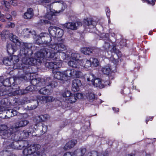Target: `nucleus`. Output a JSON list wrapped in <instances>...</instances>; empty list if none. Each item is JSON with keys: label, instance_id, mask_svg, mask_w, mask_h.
Segmentation results:
<instances>
[{"label": "nucleus", "instance_id": "1", "mask_svg": "<svg viewBox=\"0 0 156 156\" xmlns=\"http://www.w3.org/2000/svg\"><path fill=\"white\" fill-rule=\"evenodd\" d=\"M6 90L2 91L1 94L2 96L8 95L9 96L15 95L16 94H24L28 93V91H32V89H30V87L28 86L24 90H20L19 87L17 84L13 85V83L9 87H7Z\"/></svg>", "mask_w": 156, "mask_h": 156}, {"label": "nucleus", "instance_id": "2", "mask_svg": "<svg viewBox=\"0 0 156 156\" xmlns=\"http://www.w3.org/2000/svg\"><path fill=\"white\" fill-rule=\"evenodd\" d=\"M50 49L47 48L41 49L34 54V58L37 65L40 64L43 60L46 58H53L55 55V53H51Z\"/></svg>", "mask_w": 156, "mask_h": 156}, {"label": "nucleus", "instance_id": "3", "mask_svg": "<svg viewBox=\"0 0 156 156\" xmlns=\"http://www.w3.org/2000/svg\"><path fill=\"white\" fill-rule=\"evenodd\" d=\"M15 132V128L13 127L9 128L5 125H0V136L2 139L7 140L6 142L14 140L13 136Z\"/></svg>", "mask_w": 156, "mask_h": 156}, {"label": "nucleus", "instance_id": "4", "mask_svg": "<svg viewBox=\"0 0 156 156\" xmlns=\"http://www.w3.org/2000/svg\"><path fill=\"white\" fill-rule=\"evenodd\" d=\"M20 78L25 80H30V82L33 86L36 87L43 86L47 84L49 78H48L46 80L44 79L40 78H34L33 76H31V74L29 73H26L25 75H22Z\"/></svg>", "mask_w": 156, "mask_h": 156}, {"label": "nucleus", "instance_id": "5", "mask_svg": "<svg viewBox=\"0 0 156 156\" xmlns=\"http://www.w3.org/2000/svg\"><path fill=\"white\" fill-rule=\"evenodd\" d=\"M41 146L39 144L31 145L25 148L23 151L24 156H42L39 151ZM43 156H46L45 154Z\"/></svg>", "mask_w": 156, "mask_h": 156}, {"label": "nucleus", "instance_id": "6", "mask_svg": "<svg viewBox=\"0 0 156 156\" xmlns=\"http://www.w3.org/2000/svg\"><path fill=\"white\" fill-rule=\"evenodd\" d=\"M8 100L7 99H2L0 101V114L3 113L5 115L6 118H8L16 115L19 113L15 110L9 109L5 110V107L4 105H7V102Z\"/></svg>", "mask_w": 156, "mask_h": 156}, {"label": "nucleus", "instance_id": "7", "mask_svg": "<svg viewBox=\"0 0 156 156\" xmlns=\"http://www.w3.org/2000/svg\"><path fill=\"white\" fill-rule=\"evenodd\" d=\"M58 41L61 42L57 44H54L49 45V47L52 49H50L51 53H55V55L56 56V54L58 52L65 51L66 49V46L63 43V40L59 39L58 40Z\"/></svg>", "mask_w": 156, "mask_h": 156}, {"label": "nucleus", "instance_id": "8", "mask_svg": "<svg viewBox=\"0 0 156 156\" xmlns=\"http://www.w3.org/2000/svg\"><path fill=\"white\" fill-rule=\"evenodd\" d=\"M23 49L21 50V55L24 56L23 57L22 59V61L23 64L28 65H37V64L35 59L34 58H29V55H28V51H23Z\"/></svg>", "mask_w": 156, "mask_h": 156}, {"label": "nucleus", "instance_id": "9", "mask_svg": "<svg viewBox=\"0 0 156 156\" xmlns=\"http://www.w3.org/2000/svg\"><path fill=\"white\" fill-rule=\"evenodd\" d=\"M37 37L38 41L36 40V43L39 45L45 44L48 45L51 41V36L46 33H41L39 36H37Z\"/></svg>", "mask_w": 156, "mask_h": 156}, {"label": "nucleus", "instance_id": "10", "mask_svg": "<svg viewBox=\"0 0 156 156\" xmlns=\"http://www.w3.org/2000/svg\"><path fill=\"white\" fill-rule=\"evenodd\" d=\"M94 75L93 74H90L88 77L87 78V80L88 81H91L94 86L102 88L104 87L105 86L102 83L100 78H97L94 80Z\"/></svg>", "mask_w": 156, "mask_h": 156}, {"label": "nucleus", "instance_id": "11", "mask_svg": "<svg viewBox=\"0 0 156 156\" xmlns=\"http://www.w3.org/2000/svg\"><path fill=\"white\" fill-rule=\"evenodd\" d=\"M64 72L66 78L67 80V77H71L73 78L75 77H79L81 73L80 72L74 69H68Z\"/></svg>", "mask_w": 156, "mask_h": 156}, {"label": "nucleus", "instance_id": "12", "mask_svg": "<svg viewBox=\"0 0 156 156\" xmlns=\"http://www.w3.org/2000/svg\"><path fill=\"white\" fill-rule=\"evenodd\" d=\"M10 59L12 62V64L14 65L13 68L14 69H21L23 67V64L21 65L17 62L19 61V57L16 55H13L12 56H10Z\"/></svg>", "mask_w": 156, "mask_h": 156}, {"label": "nucleus", "instance_id": "13", "mask_svg": "<svg viewBox=\"0 0 156 156\" xmlns=\"http://www.w3.org/2000/svg\"><path fill=\"white\" fill-rule=\"evenodd\" d=\"M29 123V121L27 120L21 119L15 123L14 127L13 128H15L16 130L18 128L26 126Z\"/></svg>", "mask_w": 156, "mask_h": 156}, {"label": "nucleus", "instance_id": "14", "mask_svg": "<svg viewBox=\"0 0 156 156\" xmlns=\"http://www.w3.org/2000/svg\"><path fill=\"white\" fill-rule=\"evenodd\" d=\"M82 25V23L80 22H68L64 24V26L68 29L74 30L77 29L78 27L81 26Z\"/></svg>", "mask_w": 156, "mask_h": 156}, {"label": "nucleus", "instance_id": "15", "mask_svg": "<svg viewBox=\"0 0 156 156\" xmlns=\"http://www.w3.org/2000/svg\"><path fill=\"white\" fill-rule=\"evenodd\" d=\"M81 85L80 80L78 79H74L72 82V90L74 92L79 90V87Z\"/></svg>", "mask_w": 156, "mask_h": 156}, {"label": "nucleus", "instance_id": "16", "mask_svg": "<svg viewBox=\"0 0 156 156\" xmlns=\"http://www.w3.org/2000/svg\"><path fill=\"white\" fill-rule=\"evenodd\" d=\"M7 51L9 54H13L14 52L16 51L17 50L16 44L14 43L7 44Z\"/></svg>", "mask_w": 156, "mask_h": 156}, {"label": "nucleus", "instance_id": "17", "mask_svg": "<svg viewBox=\"0 0 156 156\" xmlns=\"http://www.w3.org/2000/svg\"><path fill=\"white\" fill-rule=\"evenodd\" d=\"M54 77L55 78L58 80L63 81V83H64V82L67 80L65 75H64V72L61 73L59 71L56 72V73H54Z\"/></svg>", "mask_w": 156, "mask_h": 156}, {"label": "nucleus", "instance_id": "18", "mask_svg": "<svg viewBox=\"0 0 156 156\" xmlns=\"http://www.w3.org/2000/svg\"><path fill=\"white\" fill-rule=\"evenodd\" d=\"M37 99L40 101H42L44 103L51 102L54 101V98L51 96H39L37 97Z\"/></svg>", "mask_w": 156, "mask_h": 156}, {"label": "nucleus", "instance_id": "19", "mask_svg": "<svg viewBox=\"0 0 156 156\" xmlns=\"http://www.w3.org/2000/svg\"><path fill=\"white\" fill-rule=\"evenodd\" d=\"M86 152L85 148H80L76 150L73 154L74 156H83Z\"/></svg>", "mask_w": 156, "mask_h": 156}, {"label": "nucleus", "instance_id": "20", "mask_svg": "<svg viewBox=\"0 0 156 156\" xmlns=\"http://www.w3.org/2000/svg\"><path fill=\"white\" fill-rule=\"evenodd\" d=\"M21 48L20 50V54H21V50L23 49V51H28L29 50L30 51V49L32 47V44L31 43H24L21 42L20 45Z\"/></svg>", "mask_w": 156, "mask_h": 156}, {"label": "nucleus", "instance_id": "21", "mask_svg": "<svg viewBox=\"0 0 156 156\" xmlns=\"http://www.w3.org/2000/svg\"><path fill=\"white\" fill-rule=\"evenodd\" d=\"M85 25L87 26L90 29H92L96 25V22L95 21L92 20L90 19H85L84 20Z\"/></svg>", "mask_w": 156, "mask_h": 156}, {"label": "nucleus", "instance_id": "22", "mask_svg": "<svg viewBox=\"0 0 156 156\" xmlns=\"http://www.w3.org/2000/svg\"><path fill=\"white\" fill-rule=\"evenodd\" d=\"M77 141L76 140H73L67 142L64 146V148L65 150L70 149L73 147L77 144Z\"/></svg>", "mask_w": 156, "mask_h": 156}, {"label": "nucleus", "instance_id": "23", "mask_svg": "<svg viewBox=\"0 0 156 156\" xmlns=\"http://www.w3.org/2000/svg\"><path fill=\"white\" fill-rule=\"evenodd\" d=\"M34 15L33 10L31 8H29L27 11L24 13V18L25 19H31Z\"/></svg>", "mask_w": 156, "mask_h": 156}, {"label": "nucleus", "instance_id": "24", "mask_svg": "<svg viewBox=\"0 0 156 156\" xmlns=\"http://www.w3.org/2000/svg\"><path fill=\"white\" fill-rule=\"evenodd\" d=\"M8 37L13 42V43H16L19 45L20 44L21 42H20L18 37L15 35H13L12 33H10L8 36Z\"/></svg>", "mask_w": 156, "mask_h": 156}, {"label": "nucleus", "instance_id": "25", "mask_svg": "<svg viewBox=\"0 0 156 156\" xmlns=\"http://www.w3.org/2000/svg\"><path fill=\"white\" fill-rule=\"evenodd\" d=\"M58 27L55 26H50L48 28V31L52 37L53 38H55L56 32Z\"/></svg>", "mask_w": 156, "mask_h": 156}, {"label": "nucleus", "instance_id": "26", "mask_svg": "<svg viewBox=\"0 0 156 156\" xmlns=\"http://www.w3.org/2000/svg\"><path fill=\"white\" fill-rule=\"evenodd\" d=\"M81 62L80 65L86 68H87L90 67L91 65V61L86 59H83L80 61Z\"/></svg>", "mask_w": 156, "mask_h": 156}, {"label": "nucleus", "instance_id": "27", "mask_svg": "<svg viewBox=\"0 0 156 156\" xmlns=\"http://www.w3.org/2000/svg\"><path fill=\"white\" fill-rule=\"evenodd\" d=\"M53 59H57L56 61L58 62H54V69H56L60 68L62 66L61 60H59V58H57L56 56H54V58H52Z\"/></svg>", "mask_w": 156, "mask_h": 156}, {"label": "nucleus", "instance_id": "28", "mask_svg": "<svg viewBox=\"0 0 156 156\" xmlns=\"http://www.w3.org/2000/svg\"><path fill=\"white\" fill-rule=\"evenodd\" d=\"M69 66L73 68H76L79 66V62L78 61L73 60L70 61L68 62Z\"/></svg>", "mask_w": 156, "mask_h": 156}, {"label": "nucleus", "instance_id": "29", "mask_svg": "<svg viewBox=\"0 0 156 156\" xmlns=\"http://www.w3.org/2000/svg\"><path fill=\"white\" fill-rule=\"evenodd\" d=\"M81 52L84 54L89 55L92 53V49L89 48H83L81 49Z\"/></svg>", "mask_w": 156, "mask_h": 156}, {"label": "nucleus", "instance_id": "30", "mask_svg": "<svg viewBox=\"0 0 156 156\" xmlns=\"http://www.w3.org/2000/svg\"><path fill=\"white\" fill-rule=\"evenodd\" d=\"M49 117V115L47 114H44L38 116L36 117L37 120H38L37 122H40L41 121H44L46 120Z\"/></svg>", "mask_w": 156, "mask_h": 156}, {"label": "nucleus", "instance_id": "31", "mask_svg": "<svg viewBox=\"0 0 156 156\" xmlns=\"http://www.w3.org/2000/svg\"><path fill=\"white\" fill-rule=\"evenodd\" d=\"M101 71L104 74L107 75H109L111 72V69L108 66H105L102 67Z\"/></svg>", "mask_w": 156, "mask_h": 156}, {"label": "nucleus", "instance_id": "32", "mask_svg": "<svg viewBox=\"0 0 156 156\" xmlns=\"http://www.w3.org/2000/svg\"><path fill=\"white\" fill-rule=\"evenodd\" d=\"M57 29L55 38H59V39H60V38L63 35V30L58 27Z\"/></svg>", "mask_w": 156, "mask_h": 156}, {"label": "nucleus", "instance_id": "33", "mask_svg": "<svg viewBox=\"0 0 156 156\" xmlns=\"http://www.w3.org/2000/svg\"><path fill=\"white\" fill-rule=\"evenodd\" d=\"M70 91L68 90H65L61 93V95L64 98L69 97L72 95Z\"/></svg>", "mask_w": 156, "mask_h": 156}, {"label": "nucleus", "instance_id": "34", "mask_svg": "<svg viewBox=\"0 0 156 156\" xmlns=\"http://www.w3.org/2000/svg\"><path fill=\"white\" fill-rule=\"evenodd\" d=\"M39 92L42 94H48L49 93V90L46 87H44L39 90Z\"/></svg>", "mask_w": 156, "mask_h": 156}, {"label": "nucleus", "instance_id": "35", "mask_svg": "<svg viewBox=\"0 0 156 156\" xmlns=\"http://www.w3.org/2000/svg\"><path fill=\"white\" fill-rule=\"evenodd\" d=\"M85 95L87 99L90 100H93L95 98L94 94L91 92H88V93H87Z\"/></svg>", "mask_w": 156, "mask_h": 156}, {"label": "nucleus", "instance_id": "36", "mask_svg": "<svg viewBox=\"0 0 156 156\" xmlns=\"http://www.w3.org/2000/svg\"><path fill=\"white\" fill-rule=\"evenodd\" d=\"M80 57V55L78 53H72L71 54V58L73 60L78 61Z\"/></svg>", "mask_w": 156, "mask_h": 156}, {"label": "nucleus", "instance_id": "37", "mask_svg": "<svg viewBox=\"0 0 156 156\" xmlns=\"http://www.w3.org/2000/svg\"><path fill=\"white\" fill-rule=\"evenodd\" d=\"M2 62L6 66L11 65L12 64V62H11V60L10 59V57L9 58L7 57L4 58Z\"/></svg>", "mask_w": 156, "mask_h": 156}, {"label": "nucleus", "instance_id": "38", "mask_svg": "<svg viewBox=\"0 0 156 156\" xmlns=\"http://www.w3.org/2000/svg\"><path fill=\"white\" fill-rule=\"evenodd\" d=\"M68 103H75L76 100V97L74 95L72 94L69 97V98L68 99Z\"/></svg>", "mask_w": 156, "mask_h": 156}, {"label": "nucleus", "instance_id": "39", "mask_svg": "<svg viewBox=\"0 0 156 156\" xmlns=\"http://www.w3.org/2000/svg\"><path fill=\"white\" fill-rule=\"evenodd\" d=\"M47 83L46 85H47V87H48L50 86L51 88H55V87H57L58 85L57 82L55 81H51V83Z\"/></svg>", "mask_w": 156, "mask_h": 156}, {"label": "nucleus", "instance_id": "40", "mask_svg": "<svg viewBox=\"0 0 156 156\" xmlns=\"http://www.w3.org/2000/svg\"><path fill=\"white\" fill-rule=\"evenodd\" d=\"M31 31L28 29H24L22 31V33L25 37H28L31 34Z\"/></svg>", "mask_w": 156, "mask_h": 156}, {"label": "nucleus", "instance_id": "41", "mask_svg": "<svg viewBox=\"0 0 156 156\" xmlns=\"http://www.w3.org/2000/svg\"><path fill=\"white\" fill-rule=\"evenodd\" d=\"M88 156H104V154H102L98 153L97 152L92 151L91 152L88 153Z\"/></svg>", "mask_w": 156, "mask_h": 156}, {"label": "nucleus", "instance_id": "42", "mask_svg": "<svg viewBox=\"0 0 156 156\" xmlns=\"http://www.w3.org/2000/svg\"><path fill=\"white\" fill-rule=\"evenodd\" d=\"M29 133H31L28 132L27 130H24L21 133V135L22 136L23 138H26L29 136Z\"/></svg>", "mask_w": 156, "mask_h": 156}, {"label": "nucleus", "instance_id": "43", "mask_svg": "<svg viewBox=\"0 0 156 156\" xmlns=\"http://www.w3.org/2000/svg\"><path fill=\"white\" fill-rule=\"evenodd\" d=\"M45 66L49 69H53L54 62H47L45 63Z\"/></svg>", "mask_w": 156, "mask_h": 156}, {"label": "nucleus", "instance_id": "44", "mask_svg": "<svg viewBox=\"0 0 156 156\" xmlns=\"http://www.w3.org/2000/svg\"><path fill=\"white\" fill-rule=\"evenodd\" d=\"M92 53L95 55H98L100 52V50L98 48H94L92 49Z\"/></svg>", "mask_w": 156, "mask_h": 156}, {"label": "nucleus", "instance_id": "45", "mask_svg": "<svg viewBox=\"0 0 156 156\" xmlns=\"http://www.w3.org/2000/svg\"><path fill=\"white\" fill-rule=\"evenodd\" d=\"M91 64H92L94 66L96 67L99 65V62L97 59L94 58L93 59Z\"/></svg>", "mask_w": 156, "mask_h": 156}, {"label": "nucleus", "instance_id": "46", "mask_svg": "<svg viewBox=\"0 0 156 156\" xmlns=\"http://www.w3.org/2000/svg\"><path fill=\"white\" fill-rule=\"evenodd\" d=\"M41 127L42 128V129L41 130V134H42L44 133H45L46 131L48 129L47 126L44 125L43 124L42 125Z\"/></svg>", "mask_w": 156, "mask_h": 156}, {"label": "nucleus", "instance_id": "47", "mask_svg": "<svg viewBox=\"0 0 156 156\" xmlns=\"http://www.w3.org/2000/svg\"><path fill=\"white\" fill-rule=\"evenodd\" d=\"M60 55L61 56L63 60L65 59L67 57H68V55H66L65 53L60 52H59Z\"/></svg>", "mask_w": 156, "mask_h": 156}, {"label": "nucleus", "instance_id": "48", "mask_svg": "<svg viewBox=\"0 0 156 156\" xmlns=\"http://www.w3.org/2000/svg\"><path fill=\"white\" fill-rule=\"evenodd\" d=\"M110 46V44L109 42H105L103 45V47L106 50H108L109 49Z\"/></svg>", "mask_w": 156, "mask_h": 156}, {"label": "nucleus", "instance_id": "49", "mask_svg": "<svg viewBox=\"0 0 156 156\" xmlns=\"http://www.w3.org/2000/svg\"><path fill=\"white\" fill-rule=\"evenodd\" d=\"M9 3L10 4L13 6L16 5H17V1L16 0H9Z\"/></svg>", "mask_w": 156, "mask_h": 156}, {"label": "nucleus", "instance_id": "50", "mask_svg": "<svg viewBox=\"0 0 156 156\" xmlns=\"http://www.w3.org/2000/svg\"><path fill=\"white\" fill-rule=\"evenodd\" d=\"M76 99H81L83 98V95L80 93H77L76 94H74Z\"/></svg>", "mask_w": 156, "mask_h": 156}, {"label": "nucleus", "instance_id": "51", "mask_svg": "<svg viewBox=\"0 0 156 156\" xmlns=\"http://www.w3.org/2000/svg\"><path fill=\"white\" fill-rule=\"evenodd\" d=\"M7 24L8 26L9 27L13 28H14L15 26V24L11 22H8Z\"/></svg>", "mask_w": 156, "mask_h": 156}, {"label": "nucleus", "instance_id": "52", "mask_svg": "<svg viewBox=\"0 0 156 156\" xmlns=\"http://www.w3.org/2000/svg\"><path fill=\"white\" fill-rule=\"evenodd\" d=\"M5 18L6 19L8 20L9 21H11L12 20V16L9 14H7L5 15H4Z\"/></svg>", "mask_w": 156, "mask_h": 156}, {"label": "nucleus", "instance_id": "53", "mask_svg": "<svg viewBox=\"0 0 156 156\" xmlns=\"http://www.w3.org/2000/svg\"><path fill=\"white\" fill-rule=\"evenodd\" d=\"M2 5H4L6 8H7V4L9 3V1H3L2 2Z\"/></svg>", "mask_w": 156, "mask_h": 156}, {"label": "nucleus", "instance_id": "54", "mask_svg": "<svg viewBox=\"0 0 156 156\" xmlns=\"http://www.w3.org/2000/svg\"><path fill=\"white\" fill-rule=\"evenodd\" d=\"M73 152H68L65 153L63 156H73Z\"/></svg>", "mask_w": 156, "mask_h": 156}, {"label": "nucleus", "instance_id": "55", "mask_svg": "<svg viewBox=\"0 0 156 156\" xmlns=\"http://www.w3.org/2000/svg\"><path fill=\"white\" fill-rule=\"evenodd\" d=\"M9 31L7 30H4L2 32L1 35H2L3 36H5V35H7Z\"/></svg>", "mask_w": 156, "mask_h": 156}, {"label": "nucleus", "instance_id": "56", "mask_svg": "<svg viewBox=\"0 0 156 156\" xmlns=\"http://www.w3.org/2000/svg\"><path fill=\"white\" fill-rule=\"evenodd\" d=\"M146 1L148 3L153 5L155 0H146Z\"/></svg>", "mask_w": 156, "mask_h": 156}, {"label": "nucleus", "instance_id": "57", "mask_svg": "<svg viewBox=\"0 0 156 156\" xmlns=\"http://www.w3.org/2000/svg\"><path fill=\"white\" fill-rule=\"evenodd\" d=\"M60 5L62 6V9L63 10L65 9L67 7V5L65 4L62 3L60 4Z\"/></svg>", "mask_w": 156, "mask_h": 156}, {"label": "nucleus", "instance_id": "58", "mask_svg": "<svg viewBox=\"0 0 156 156\" xmlns=\"http://www.w3.org/2000/svg\"><path fill=\"white\" fill-rule=\"evenodd\" d=\"M46 17L48 20H51L52 19V15L50 14H47L46 15Z\"/></svg>", "mask_w": 156, "mask_h": 156}, {"label": "nucleus", "instance_id": "59", "mask_svg": "<svg viewBox=\"0 0 156 156\" xmlns=\"http://www.w3.org/2000/svg\"><path fill=\"white\" fill-rule=\"evenodd\" d=\"M111 51L112 52H114L115 53H117V52L118 51V52L119 51L118 50H116V48L115 47H113V48H112L111 50Z\"/></svg>", "mask_w": 156, "mask_h": 156}, {"label": "nucleus", "instance_id": "60", "mask_svg": "<svg viewBox=\"0 0 156 156\" xmlns=\"http://www.w3.org/2000/svg\"><path fill=\"white\" fill-rule=\"evenodd\" d=\"M41 21L42 23V24L43 23H44L45 24L49 23V21L46 20H41Z\"/></svg>", "mask_w": 156, "mask_h": 156}, {"label": "nucleus", "instance_id": "61", "mask_svg": "<svg viewBox=\"0 0 156 156\" xmlns=\"http://www.w3.org/2000/svg\"><path fill=\"white\" fill-rule=\"evenodd\" d=\"M106 15H107V16H108V17L109 16L110 14V10L108 9L107 8L106 9Z\"/></svg>", "mask_w": 156, "mask_h": 156}, {"label": "nucleus", "instance_id": "62", "mask_svg": "<svg viewBox=\"0 0 156 156\" xmlns=\"http://www.w3.org/2000/svg\"><path fill=\"white\" fill-rule=\"evenodd\" d=\"M51 1V0H41L42 2L43 3H49Z\"/></svg>", "mask_w": 156, "mask_h": 156}, {"label": "nucleus", "instance_id": "63", "mask_svg": "<svg viewBox=\"0 0 156 156\" xmlns=\"http://www.w3.org/2000/svg\"><path fill=\"white\" fill-rule=\"evenodd\" d=\"M5 16H4L3 17H2L0 18V21H2V22H5V20L4 19Z\"/></svg>", "mask_w": 156, "mask_h": 156}, {"label": "nucleus", "instance_id": "64", "mask_svg": "<svg viewBox=\"0 0 156 156\" xmlns=\"http://www.w3.org/2000/svg\"><path fill=\"white\" fill-rule=\"evenodd\" d=\"M113 110L115 112H118L119 111V109L118 108H116L115 107H113L112 108Z\"/></svg>", "mask_w": 156, "mask_h": 156}]
</instances>
